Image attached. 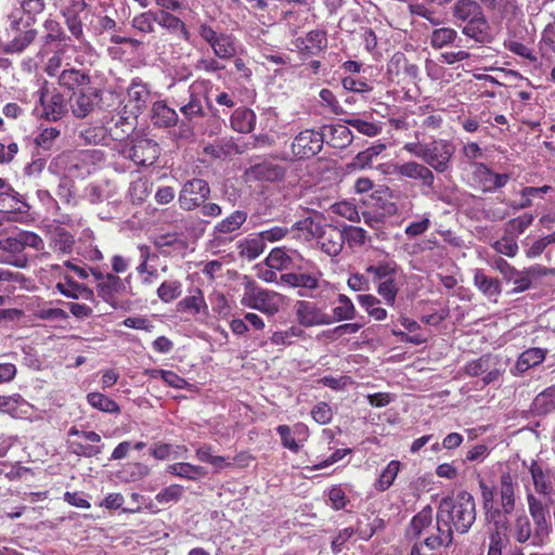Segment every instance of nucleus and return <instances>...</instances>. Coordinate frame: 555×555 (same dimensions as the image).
I'll list each match as a JSON object with an SVG mask.
<instances>
[{
    "mask_svg": "<svg viewBox=\"0 0 555 555\" xmlns=\"http://www.w3.org/2000/svg\"><path fill=\"white\" fill-rule=\"evenodd\" d=\"M476 519V508L473 495L468 492H461L454 500L444 499L441 501L437 513V528H444L447 525L460 533L469 530Z\"/></svg>",
    "mask_w": 555,
    "mask_h": 555,
    "instance_id": "f257e3e1",
    "label": "nucleus"
},
{
    "mask_svg": "<svg viewBox=\"0 0 555 555\" xmlns=\"http://www.w3.org/2000/svg\"><path fill=\"white\" fill-rule=\"evenodd\" d=\"M241 305L258 310L268 315L278 313L284 302V297L273 291H268L248 282L240 300Z\"/></svg>",
    "mask_w": 555,
    "mask_h": 555,
    "instance_id": "f03ea898",
    "label": "nucleus"
},
{
    "mask_svg": "<svg viewBox=\"0 0 555 555\" xmlns=\"http://www.w3.org/2000/svg\"><path fill=\"white\" fill-rule=\"evenodd\" d=\"M455 145L450 140L438 139L426 143L423 162L434 171L443 173L451 169Z\"/></svg>",
    "mask_w": 555,
    "mask_h": 555,
    "instance_id": "7ed1b4c3",
    "label": "nucleus"
},
{
    "mask_svg": "<svg viewBox=\"0 0 555 555\" xmlns=\"http://www.w3.org/2000/svg\"><path fill=\"white\" fill-rule=\"evenodd\" d=\"M69 438H76L69 440V447L72 452L79 456L93 457L102 452L103 444L101 442V436L92 430H80L73 426L68 430Z\"/></svg>",
    "mask_w": 555,
    "mask_h": 555,
    "instance_id": "20e7f679",
    "label": "nucleus"
},
{
    "mask_svg": "<svg viewBox=\"0 0 555 555\" xmlns=\"http://www.w3.org/2000/svg\"><path fill=\"white\" fill-rule=\"evenodd\" d=\"M481 490L482 507L485 509L486 519L489 524L493 525V531L503 532L507 529L508 520L502 507L495 505V490L494 487L487 485L485 481L479 483Z\"/></svg>",
    "mask_w": 555,
    "mask_h": 555,
    "instance_id": "39448f33",
    "label": "nucleus"
},
{
    "mask_svg": "<svg viewBox=\"0 0 555 555\" xmlns=\"http://www.w3.org/2000/svg\"><path fill=\"white\" fill-rule=\"evenodd\" d=\"M210 189L208 183L203 179L188 180L179 193V206L183 210H193L209 196Z\"/></svg>",
    "mask_w": 555,
    "mask_h": 555,
    "instance_id": "423d86ee",
    "label": "nucleus"
},
{
    "mask_svg": "<svg viewBox=\"0 0 555 555\" xmlns=\"http://www.w3.org/2000/svg\"><path fill=\"white\" fill-rule=\"evenodd\" d=\"M39 100L42 106V116L48 120H60L67 113L64 96L55 89L50 91L47 81L39 89Z\"/></svg>",
    "mask_w": 555,
    "mask_h": 555,
    "instance_id": "0eeeda50",
    "label": "nucleus"
},
{
    "mask_svg": "<svg viewBox=\"0 0 555 555\" xmlns=\"http://www.w3.org/2000/svg\"><path fill=\"white\" fill-rule=\"evenodd\" d=\"M390 173L397 175L401 178L418 181L421 185L433 188L435 183V173L425 163L416 160H408L401 164L391 166Z\"/></svg>",
    "mask_w": 555,
    "mask_h": 555,
    "instance_id": "6e6552de",
    "label": "nucleus"
},
{
    "mask_svg": "<svg viewBox=\"0 0 555 555\" xmlns=\"http://www.w3.org/2000/svg\"><path fill=\"white\" fill-rule=\"evenodd\" d=\"M295 314L298 323L305 327L328 325L333 322V318L312 301L298 300Z\"/></svg>",
    "mask_w": 555,
    "mask_h": 555,
    "instance_id": "1a4fd4ad",
    "label": "nucleus"
},
{
    "mask_svg": "<svg viewBox=\"0 0 555 555\" xmlns=\"http://www.w3.org/2000/svg\"><path fill=\"white\" fill-rule=\"evenodd\" d=\"M127 158H130L137 165H153L159 155V147L151 139L140 138L133 141L132 145L124 151Z\"/></svg>",
    "mask_w": 555,
    "mask_h": 555,
    "instance_id": "9d476101",
    "label": "nucleus"
},
{
    "mask_svg": "<svg viewBox=\"0 0 555 555\" xmlns=\"http://www.w3.org/2000/svg\"><path fill=\"white\" fill-rule=\"evenodd\" d=\"M323 141V133L310 129L304 130L296 135L292 144L293 154L300 158L313 156L321 151Z\"/></svg>",
    "mask_w": 555,
    "mask_h": 555,
    "instance_id": "9b49d317",
    "label": "nucleus"
},
{
    "mask_svg": "<svg viewBox=\"0 0 555 555\" xmlns=\"http://www.w3.org/2000/svg\"><path fill=\"white\" fill-rule=\"evenodd\" d=\"M517 488L518 485L509 473L501 475L498 490H494L495 495L500 496V506L505 514H511L515 509Z\"/></svg>",
    "mask_w": 555,
    "mask_h": 555,
    "instance_id": "f8f14e48",
    "label": "nucleus"
},
{
    "mask_svg": "<svg viewBox=\"0 0 555 555\" xmlns=\"http://www.w3.org/2000/svg\"><path fill=\"white\" fill-rule=\"evenodd\" d=\"M321 219L322 215L320 214L317 217H306L296 221L292 225L291 231L297 232L298 237L306 242L318 241L327 225Z\"/></svg>",
    "mask_w": 555,
    "mask_h": 555,
    "instance_id": "ddd939ff",
    "label": "nucleus"
},
{
    "mask_svg": "<svg viewBox=\"0 0 555 555\" xmlns=\"http://www.w3.org/2000/svg\"><path fill=\"white\" fill-rule=\"evenodd\" d=\"M98 295L112 307L117 306L118 297L127 293L125 282L116 274L108 273V276L98 286Z\"/></svg>",
    "mask_w": 555,
    "mask_h": 555,
    "instance_id": "4468645a",
    "label": "nucleus"
},
{
    "mask_svg": "<svg viewBox=\"0 0 555 555\" xmlns=\"http://www.w3.org/2000/svg\"><path fill=\"white\" fill-rule=\"evenodd\" d=\"M99 100L100 93L96 89L81 91L73 99L72 112L77 118H85L94 109Z\"/></svg>",
    "mask_w": 555,
    "mask_h": 555,
    "instance_id": "2eb2a0df",
    "label": "nucleus"
},
{
    "mask_svg": "<svg viewBox=\"0 0 555 555\" xmlns=\"http://www.w3.org/2000/svg\"><path fill=\"white\" fill-rule=\"evenodd\" d=\"M462 33L478 43H486L491 41L490 25L483 13L470 21L465 22V24L462 26Z\"/></svg>",
    "mask_w": 555,
    "mask_h": 555,
    "instance_id": "dca6fc26",
    "label": "nucleus"
},
{
    "mask_svg": "<svg viewBox=\"0 0 555 555\" xmlns=\"http://www.w3.org/2000/svg\"><path fill=\"white\" fill-rule=\"evenodd\" d=\"M33 406L21 395L0 396V412L14 418L27 417Z\"/></svg>",
    "mask_w": 555,
    "mask_h": 555,
    "instance_id": "f3484780",
    "label": "nucleus"
},
{
    "mask_svg": "<svg viewBox=\"0 0 555 555\" xmlns=\"http://www.w3.org/2000/svg\"><path fill=\"white\" fill-rule=\"evenodd\" d=\"M344 233L336 227L327 224L318 243L320 248L328 256H337L344 246Z\"/></svg>",
    "mask_w": 555,
    "mask_h": 555,
    "instance_id": "a211bd4d",
    "label": "nucleus"
},
{
    "mask_svg": "<svg viewBox=\"0 0 555 555\" xmlns=\"http://www.w3.org/2000/svg\"><path fill=\"white\" fill-rule=\"evenodd\" d=\"M157 24L173 35H178L184 41L191 40V33L185 23L173 15L169 11H160L157 13Z\"/></svg>",
    "mask_w": 555,
    "mask_h": 555,
    "instance_id": "6ab92c4d",
    "label": "nucleus"
},
{
    "mask_svg": "<svg viewBox=\"0 0 555 555\" xmlns=\"http://www.w3.org/2000/svg\"><path fill=\"white\" fill-rule=\"evenodd\" d=\"M323 139L335 149H344L352 142L353 135L346 125H331L323 128Z\"/></svg>",
    "mask_w": 555,
    "mask_h": 555,
    "instance_id": "aec40b11",
    "label": "nucleus"
},
{
    "mask_svg": "<svg viewBox=\"0 0 555 555\" xmlns=\"http://www.w3.org/2000/svg\"><path fill=\"white\" fill-rule=\"evenodd\" d=\"M150 92L147 88L137 81H133L127 90L126 108L129 107L130 113L133 115L139 114L145 106Z\"/></svg>",
    "mask_w": 555,
    "mask_h": 555,
    "instance_id": "412c9836",
    "label": "nucleus"
},
{
    "mask_svg": "<svg viewBox=\"0 0 555 555\" xmlns=\"http://www.w3.org/2000/svg\"><path fill=\"white\" fill-rule=\"evenodd\" d=\"M387 73L392 79L401 74L415 78L418 74V67L414 64H409L404 53L396 52L387 63Z\"/></svg>",
    "mask_w": 555,
    "mask_h": 555,
    "instance_id": "4be33fe9",
    "label": "nucleus"
},
{
    "mask_svg": "<svg viewBox=\"0 0 555 555\" xmlns=\"http://www.w3.org/2000/svg\"><path fill=\"white\" fill-rule=\"evenodd\" d=\"M55 288L65 297L73 299H85V300H93L94 294L93 291L87 286L78 284L74 280L68 276H65V282H59L55 285Z\"/></svg>",
    "mask_w": 555,
    "mask_h": 555,
    "instance_id": "5701e85b",
    "label": "nucleus"
},
{
    "mask_svg": "<svg viewBox=\"0 0 555 555\" xmlns=\"http://www.w3.org/2000/svg\"><path fill=\"white\" fill-rule=\"evenodd\" d=\"M177 307L178 310L190 312L192 314H208V306L204 298L203 292L199 288L193 289L190 295L185 296L178 302Z\"/></svg>",
    "mask_w": 555,
    "mask_h": 555,
    "instance_id": "b1692460",
    "label": "nucleus"
},
{
    "mask_svg": "<svg viewBox=\"0 0 555 555\" xmlns=\"http://www.w3.org/2000/svg\"><path fill=\"white\" fill-rule=\"evenodd\" d=\"M321 272L312 273H286L281 275V281L292 287H305L315 289L319 287Z\"/></svg>",
    "mask_w": 555,
    "mask_h": 555,
    "instance_id": "393cba45",
    "label": "nucleus"
},
{
    "mask_svg": "<svg viewBox=\"0 0 555 555\" xmlns=\"http://www.w3.org/2000/svg\"><path fill=\"white\" fill-rule=\"evenodd\" d=\"M482 9L475 0H456L452 8V15L456 22L465 23L480 14Z\"/></svg>",
    "mask_w": 555,
    "mask_h": 555,
    "instance_id": "a878e982",
    "label": "nucleus"
},
{
    "mask_svg": "<svg viewBox=\"0 0 555 555\" xmlns=\"http://www.w3.org/2000/svg\"><path fill=\"white\" fill-rule=\"evenodd\" d=\"M152 120L158 127H171L178 121L177 112L169 107L165 102L157 101L152 107Z\"/></svg>",
    "mask_w": 555,
    "mask_h": 555,
    "instance_id": "bb28decb",
    "label": "nucleus"
},
{
    "mask_svg": "<svg viewBox=\"0 0 555 555\" xmlns=\"http://www.w3.org/2000/svg\"><path fill=\"white\" fill-rule=\"evenodd\" d=\"M474 285L488 298H496L501 293L500 281L485 274L481 269H476L474 273Z\"/></svg>",
    "mask_w": 555,
    "mask_h": 555,
    "instance_id": "cd10ccee",
    "label": "nucleus"
},
{
    "mask_svg": "<svg viewBox=\"0 0 555 555\" xmlns=\"http://www.w3.org/2000/svg\"><path fill=\"white\" fill-rule=\"evenodd\" d=\"M167 472L177 477L192 481L199 480L207 475L204 467L186 462L171 464L167 467Z\"/></svg>",
    "mask_w": 555,
    "mask_h": 555,
    "instance_id": "c85d7f7f",
    "label": "nucleus"
},
{
    "mask_svg": "<svg viewBox=\"0 0 555 555\" xmlns=\"http://www.w3.org/2000/svg\"><path fill=\"white\" fill-rule=\"evenodd\" d=\"M198 86H195L193 83L189 89V102L180 107L182 115L189 120L193 119L194 117L202 116L204 114L203 102L205 100V96L198 92Z\"/></svg>",
    "mask_w": 555,
    "mask_h": 555,
    "instance_id": "c756f323",
    "label": "nucleus"
},
{
    "mask_svg": "<svg viewBox=\"0 0 555 555\" xmlns=\"http://www.w3.org/2000/svg\"><path fill=\"white\" fill-rule=\"evenodd\" d=\"M251 175L260 180L279 181L285 176V168L279 164L264 162L251 168Z\"/></svg>",
    "mask_w": 555,
    "mask_h": 555,
    "instance_id": "7c9ffc66",
    "label": "nucleus"
},
{
    "mask_svg": "<svg viewBox=\"0 0 555 555\" xmlns=\"http://www.w3.org/2000/svg\"><path fill=\"white\" fill-rule=\"evenodd\" d=\"M247 212L243 210H235L230 216L218 222L214 228V234H230L237 231L246 221Z\"/></svg>",
    "mask_w": 555,
    "mask_h": 555,
    "instance_id": "2f4dec72",
    "label": "nucleus"
},
{
    "mask_svg": "<svg viewBox=\"0 0 555 555\" xmlns=\"http://www.w3.org/2000/svg\"><path fill=\"white\" fill-rule=\"evenodd\" d=\"M256 124V115L251 109L238 108L231 116L232 128L241 133L250 132Z\"/></svg>",
    "mask_w": 555,
    "mask_h": 555,
    "instance_id": "473e14b6",
    "label": "nucleus"
},
{
    "mask_svg": "<svg viewBox=\"0 0 555 555\" xmlns=\"http://www.w3.org/2000/svg\"><path fill=\"white\" fill-rule=\"evenodd\" d=\"M18 193L8 183L7 180L0 178V214L3 218L16 209V205L20 203Z\"/></svg>",
    "mask_w": 555,
    "mask_h": 555,
    "instance_id": "72a5a7b5",
    "label": "nucleus"
},
{
    "mask_svg": "<svg viewBox=\"0 0 555 555\" xmlns=\"http://www.w3.org/2000/svg\"><path fill=\"white\" fill-rule=\"evenodd\" d=\"M433 522V508L430 505L423 507L411 520L408 535L418 538Z\"/></svg>",
    "mask_w": 555,
    "mask_h": 555,
    "instance_id": "f704fd0d",
    "label": "nucleus"
},
{
    "mask_svg": "<svg viewBox=\"0 0 555 555\" xmlns=\"http://www.w3.org/2000/svg\"><path fill=\"white\" fill-rule=\"evenodd\" d=\"M210 47L215 55L220 59H231L237 52L236 40L229 34H219L218 38Z\"/></svg>",
    "mask_w": 555,
    "mask_h": 555,
    "instance_id": "c9c22d12",
    "label": "nucleus"
},
{
    "mask_svg": "<svg viewBox=\"0 0 555 555\" xmlns=\"http://www.w3.org/2000/svg\"><path fill=\"white\" fill-rule=\"evenodd\" d=\"M89 81V76L86 73L75 68L62 69L57 76L59 85L70 90L87 85Z\"/></svg>",
    "mask_w": 555,
    "mask_h": 555,
    "instance_id": "e433bc0d",
    "label": "nucleus"
},
{
    "mask_svg": "<svg viewBox=\"0 0 555 555\" xmlns=\"http://www.w3.org/2000/svg\"><path fill=\"white\" fill-rule=\"evenodd\" d=\"M546 352L547 351L542 348H529L525 350L516 362V369L524 373L530 367L539 365L545 359Z\"/></svg>",
    "mask_w": 555,
    "mask_h": 555,
    "instance_id": "4c0bfd02",
    "label": "nucleus"
},
{
    "mask_svg": "<svg viewBox=\"0 0 555 555\" xmlns=\"http://www.w3.org/2000/svg\"><path fill=\"white\" fill-rule=\"evenodd\" d=\"M359 305L366 313L376 321H384L387 318L386 309L382 308L380 300L371 294L359 295L357 297Z\"/></svg>",
    "mask_w": 555,
    "mask_h": 555,
    "instance_id": "58836bf2",
    "label": "nucleus"
},
{
    "mask_svg": "<svg viewBox=\"0 0 555 555\" xmlns=\"http://www.w3.org/2000/svg\"><path fill=\"white\" fill-rule=\"evenodd\" d=\"M400 462L399 461H390L387 466L382 470L379 477L374 482V488L378 492H385L388 490L393 481L396 480L399 472H400Z\"/></svg>",
    "mask_w": 555,
    "mask_h": 555,
    "instance_id": "ea45409f",
    "label": "nucleus"
},
{
    "mask_svg": "<svg viewBox=\"0 0 555 555\" xmlns=\"http://www.w3.org/2000/svg\"><path fill=\"white\" fill-rule=\"evenodd\" d=\"M237 248L242 257L254 260L263 253L264 242L258 234L256 237L245 238L238 242Z\"/></svg>",
    "mask_w": 555,
    "mask_h": 555,
    "instance_id": "a19ab883",
    "label": "nucleus"
},
{
    "mask_svg": "<svg viewBox=\"0 0 555 555\" xmlns=\"http://www.w3.org/2000/svg\"><path fill=\"white\" fill-rule=\"evenodd\" d=\"M366 272L373 276L374 282L388 281L396 278L398 266L393 261L378 262L369 266Z\"/></svg>",
    "mask_w": 555,
    "mask_h": 555,
    "instance_id": "79ce46f5",
    "label": "nucleus"
},
{
    "mask_svg": "<svg viewBox=\"0 0 555 555\" xmlns=\"http://www.w3.org/2000/svg\"><path fill=\"white\" fill-rule=\"evenodd\" d=\"M87 402L94 409L105 413H119L120 408L116 401L101 392H90L87 395Z\"/></svg>",
    "mask_w": 555,
    "mask_h": 555,
    "instance_id": "37998d69",
    "label": "nucleus"
},
{
    "mask_svg": "<svg viewBox=\"0 0 555 555\" xmlns=\"http://www.w3.org/2000/svg\"><path fill=\"white\" fill-rule=\"evenodd\" d=\"M308 12L302 8L299 10H287L282 13V21L287 25L292 35H296L306 25Z\"/></svg>",
    "mask_w": 555,
    "mask_h": 555,
    "instance_id": "c03bdc74",
    "label": "nucleus"
},
{
    "mask_svg": "<svg viewBox=\"0 0 555 555\" xmlns=\"http://www.w3.org/2000/svg\"><path fill=\"white\" fill-rule=\"evenodd\" d=\"M356 307L351 299L340 294L337 298V306L333 309L334 319L336 321H349L356 318Z\"/></svg>",
    "mask_w": 555,
    "mask_h": 555,
    "instance_id": "a18cd8bd",
    "label": "nucleus"
},
{
    "mask_svg": "<svg viewBox=\"0 0 555 555\" xmlns=\"http://www.w3.org/2000/svg\"><path fill=\"white\" fill-rule=\"evenodd\" d=\"M149 375L153 379H162L164 380L168 386L177 388V389H184L189 386V383L179 376L177 373L172 371L162 370V369H153L149 372Z\"/></svg>",
    "mask_w": 555,
    "mask_h": 555,
    "instance_id": "49530a36",
    "label": "nucleus"
},
{
    "mask_svg": "<svg viewBox=\"0 0 555 555\" xmlns=\"http://www.w3.org/2000/svg\"><path fill=\"white\" fill-rule=\"evenodd\" d=\"M155 23H157V13L146 11L135 15L131 21V26L140 33L152 34L155 30Z\"/></svg>",
    "mask_w": 555,
    "mask_h": 555,
    "instance_id": "de8ad7c7",
    "label": "nucleus"
},
{
    "mask_svg": "<svg viewBox=\"0 0 555 555\" xmlns=\"http://www.w3.org/2000/svg\"><path fill=\"white\" fill-rule=\"evenodd\" d=\"M152 192V184L146 178H138L129 188V196L132 203L140 204L144 202Z\"/></svg>",
    "mask_w": 555,
    "mask_h": 555,
    "instance_id": "09e8293b",
    "label": "nucleus"
},
{
    "mask_svg": "<svg viewBox=\"0 0 555 555\" xmlns=\"http://www.w3.org/2000/svg\"><path fill=\"white\" fill-rule=\"evenodd\" d=\"M182 294V283L177 280L164 281L157 288V296L163 302H171Z\"/></svg>",
    "mask_w": 555,
    "mask_h": 555,
    "instance_id": "8fccbe9b",
    "label": "nucleus"
},
{
    "mask_svg": "<svg viewBox=\"0 0 555 555\" xmlns=\"http://www.w3.org/2000/svg\"><path fill=\"white\" fill-rule=\"evenodd\" d=\"M456 37V30L451 27L436 28L430 35V44L434 49H441L452 43Z\"/></svg>",
    "mask_w": 555,
    "mask_h": 555,
    "instance_id": "3c124183",
    "label": "nucleus"
},
{
    "mask_svg": "<svg viewBox=\"0 0 555 555\" xmlns=\"http://www.w3.org/2000/svg\"><path fill=\"white\" fill-rule=\"evenodd\" d=\"M532 214H524L517 218L509 220L505 224V234L517 237L519 234L524 233L526 229H528L533 222Z\"/></svg>",
    "mask_w": 555,
    "mask_h": 555,
    "instance_id": "603ef678",
    "label": "nucleus"
},
{
    "mask_svg": "<svg viewBox=\"0 0 555 555\" xmlns=\"http://www.w3.org/2000/svg\"><path fill=\"white\" fill-rule=\"evenodd\" d=\"M291 262L292 258L283 248H273L266 259L267 266L278 271L288 269Z\"/></svg>",
    "mask_w": 555,
    "mask_h": 555,
    "instance_id": "864d4df0",
    "label": "nucleus"
},
{
    "mask_svg": "<svg viewBox=\"0 0 555 555\" xmlns=\"http://www.w3.org/2000/svg\"><path fill=\"white\" fill-rule=\"evenodd\" d=\"M533 408L538 413L546 414L555 410V388H547L539 393L534 401Z\"/></svg>",
    "mask_w": 555,
    "mask_h": 555,
    "instance_id": "5fc2aeb1",
    "label": "nucleus"
},
{
    "mask_svg": "<svg viewBox=\"0 0 555 555\" xmlns=\"http://www.w3.org/2000/svg\"><path fill=\"white\" fill-rule=\"evenodd\" d=\"M439 534L428 537L425 539V545L430 550H436L441 545H450L453 540V531L451 526L447 525V528L441 524V529H438Z\"/></svg>",
    "mask_w": 555,
    "mask_h": 555,
    "instance_id": "6e6d98bb",
    "label": "nucleus"
},
{
    "mask_svg": "<svg viewBox=\"0 0 555 555\" xmlns=\"http://www.w3.org/2000/svg\"><path fill=\"white\" fill-rule=\"evenodd\" d=\"M494 364V357L486 354L479 359L473 360L465 365V372L469 376H479L485 374Z\"/></svg>",
    "mask_w": 555,
    "mask_h": 555,
    "instance_id": "4d7b16f0",
    "label": "nucleus"
},
{
    "mask_svg": "<svg viewBox=\"0 0 555 555\" xmlns=\"http://www.w3.org/2000/svg\"><path fill=\"white\" fill-rule=\"evenodd\" d=\"M514 532L515 539L519 543L527 542L532 535L530 520L524 512L518 514L515 519Z\"/></svg>",
    "mask_w": 555,
    "mask_h": 555,
    "instance_id": "13d9d810",
    "label": "nucleus"
},
{
    "mask_svg": "<svg viewBox=\"0 0 555 555\" xmlns=\"http://www.w3.org/2000/svg\"><path fill=\"white\" fill-rule=\"evenodd\" d=\"M430 225H431L430 214L425 212L417 220L409 223L404 229V233L408 237L413 238V237L420 236V235L424 234L425 232H427L428 229L430 228Z\"/></svg>",
    "mask_w": 555,
    "mask_h": 555,
    "instance_id": "bf43d9fd",
    "label": "nucleus"
},
{
    "mask_svg": "<svg viewBox=\"0 0 555 555\" xmlns=\"http://www.w3.org/2000/svg\"><path fill=\"white\" fill-rule=\"evenodd\" d=\"M398 292L399 287L396 284L395 279L382 281L377 284V293L387 306L392 307L395 305Z\"/></svg>",
    "mask_w": 555,
    "mask_h": 555,
    "instance_id": "052dcab7",
    "label": "nucleus"
},
{
    "mask_svg": "<svg viewBox=\"0 0 555 555\" xmlns=\"http://www.w3.org/2000/svg\"><path fill=\"white\" fill-rule=\"evenodd\" d=\"M345 122L354 128L358 132L367 137H375L382 131V127L379 125L359 118H348Z\"/></svg>",
    "mask_w": 555,
    "mask_h": 555,
    "instance_id": "680f3d73",
    "label": "nucleus"
},
{
    "mask_svg": "<svg viewBox=\"0 0 555 555\" xmlns=\"http://www.w3.org/2000/svg\"><path fill=\"white\" fill-rule=\"evenodd\" d=\"M183 492L184 489L182 486L170 485L158 492L155 499L160 504H169L171 502H178L181 499Z\"/></svg>",
    "mask_w": 555,
    "mask_h": 555,
    "instance_id": "e2e57ef3",
    "label": "nucleus"
},
{
    "mask_svg": "<svg viewBox=\"0 0 555 555\" xmlns=\"http://www.w3.org/2000/svg\"><path fill=\"white\" fill-rule=\"evenodd\" d=\"M276 433L280 435L282 446L285 449H288L294 453L299 452L301 449L300 442H298L297 438L291 433V426L280 425L276 427Z\"/></svg>",
    "mask_w": 555,
    "mask_h": 555,
    "instance_id": "0e129e2a",
    "label": "nucleus"
},
{
    "mask_svg": "<svg viewBox=\"0 0 555 555\" xmlns=\"http://www.w3.org/2000/svg\"><path fill=\"white\" fill-rule=\"evenodd\" d=\"M530 473L535 491L543 494L547 493L550 483L541 466H539L535 462H532L530 466Z\"/></svg>",
    "mask_w": 555,
    "mask_h": 555,
    "instance_id": "69168bd1",
    "label": "nucleus"
},
{
    "mask_svg": "<svg viewBox=\"0 0 555 555\" xmlns=\"http://www.w3.org/2000/svg\"><path fill=\"white\" fill-rule=\"evenodd\" d=\"M74 237L64 230L56 231L52 245L53 248L63 254L70 253L74 246Z\"/></svg>",
    "mask_w": 555,
    "mask_h": 555,
    "instance_id": "338daca9",
    "label": "nucleus"
},
{
    "mask_svg": "<svg viewBox=\"0 0 555 555\" xmlns=\"http://www.w3.org/2000/svg\"><path fill=\"white\" fill-rule=\"evenodd\" d=\"M493 248L498 253L505 255L507 257H514L518 251V245L515 241V237L509 236L507 234L502 238L498 240L493 244Z\"/></svg>",
    "mask_w": 555,
    "mask_h": 555,
    "instance_id": "774afa93",
    "label": "nucleus"
}]
</instances>
